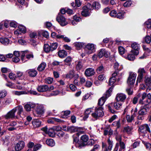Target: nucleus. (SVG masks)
<instances>
[{
	"label": "nucleus",
	"mask_w": 151,
	"mask_h": 151,
	"mask_svg": "<svg viewBox=\"0 0 151 151\" xmlns=\"http://www.w3.org/2000/svg\"><path fill=\"white\" fill-rule=\"evenodd\" d=\"M117 12L115 10H113L111 11L110 13V15L113 17H116V16Z\"/></svg>",
	"instance_id": "0e129e2a"
},
{
	"label": "nucleus",
	"mask_w": 151,
	"mask_h": 151,
	"mask_svg": "<svg viewBox=\"0 0 151 151\" xmlns=\"http://www.w3.org/2000/svg\"><path fill=\"white\" fill-rule=\"evenodd\" d=\"M116 143H118L119 146H120L119 150L122 151V150L125 149V144L122 141L119 142H117Z\"/></svg>",
	"instance_id": "e433bc0d"
},
{
	"label": "nucleus",
	"mask_w": 151,
	"mask_h": 151,
	"mask_svg": "<svg viewBox=\"0 0 151 151\" xmlns=\"http://www.w3.org/2000/svg\"><path fill=\"white\" fill-rule=\"evenodd\" d=\"M135 117V114H132L131 116L127 115L126 116L127 122H132L134 120Z\"/></svg>",
	"instance_id": "7c9ffc66"
},
{
	"label": "nucleus",
	"mask_w": 151,
	"mask_h": 151,
	"mask_svg": "<svg viewBox=\"0 0 151 151\" xmlns=\"http://www.w3.org/2000/svg\"><path fill=\"white\" fill-rule=\"evenodd\" d=\"M11 99L10 98L7 99H5L3 102V103L4 105H8L11 102Z\"/></svg>",
	"instance_id": "864d4df0"
},
{
	"label": "nucleus",
	"mask_w": 151,
	"mask_h": 151,
	"mask_svg": "<svg viewBox=\"0 0 151 151\" xmlns=\"http://www.w3.org/2000/svg\"><path fill=\"white\" fill-rule=\"evenodd\" d=\"M46 142L48 145L51 147L53 146L55 144L54 140L51 139H47L46 141Z\"/></svg>",
	"instance_id": "72a5a7b5"
},
{
	"label": "nucleus",
	"mask_w": 151,
	"mask_h": 151,
	"mask_svg": "<svg viewBox=\"0 0 151 151\" xmlns=\"http://www.w3.org/2000/svg\"><path fill=\"white\" fill-rule=\"evenodd\" d=\"M44 51L46 52H49L50 51H52L51 46L47 44H45L44 45Z\"/></svg>",
	"instance_id": "c03bdc74"
},
{
	"label": "nucleus",
	"mask_w": 151,
	"mask_h": 151,
	"mask_svg": "<svg viewBox=\"0 0 151 151\" xmlns=\"http://www.w3.org/2000/svg\"><path fill=\"white\" fill-rule=\"evenodd\" d=\"M148 108L144 107H142L138 111V114L144 115L147 113Z\"/></svg>",
	"instance_id": "cd10ccee"
},
{
	"label": "nucleus",
	"mask_w": 151,
	"mask_h": 151,
	"mask_svg": "<svg viewBox=\"0 0 151 151\" xmlns=\"http://www.w3.org/2000/svg\"><path fill=\"white\" fill-rule=\"evenodd\" d=\"M72 60V58L70 56L68 57L64 61L66 65H70Z\"/></svg>",
	"instance_id": "a19ab883"
},
{
	"label": "nucleus",
	"mask_w": 151,
	"mask_h": 151,
	"mask_svg": "<svg viewBox=\"0 0 151 151\" xmlns=\"http://www.w3.org/2000/svg\"><path fill=\"white\" fill-rule=\"evenodd\" d=\"M13 94H14L19 96L21 95L25 94L26 93V92L24 91H14L12 92Z\"/></svg>",
	"instance_id": "de8ad7c7"
},
{
	"label": "nucleus",
	"mask_w": 151,
	"mask_h": 151,
	"mask_svg": "<svg viewBox=\"0 0 151 151\" xmlns=\"http://www.w3.org/2000/svg\"><path fill=\"white\" fill-rule=\"evenodd\" d=\"M54 122H61V120L60 119L54 118H53L52 119H50L47 120L48 123L49 124L54 123Z\"/></svg>",
	"instance_id": "ea45409f"
},
{
	"label": "nucleus",
	"mask_w": 151,
	"mask_h": 151,
	"mask_svg": "<svg viewBox=\"0 0 151 151\" xmlns=\"http://www.w3.org/2000/svg\"><path fill=\"white\" fill-rule=\"evenodd\" d=\"M51 47L52 51L56 49L58 46L57 44L56 43H52L51 45Z\"/></svg>",
	"instance_id": "e2e57ef3"
},
{
	"label": "nucleus",
	"mask_w": 151,
	"mask_h": 151,
	"mask_svg": "<svg viewBox=\"0 0 151 151\" xmlns=\"http://www.w3.org/2000/svg\"><path fill=\"white\" fill-rule=\"evenodd\" d=\"M41 129L50 137H53L55 135V131L53 128H50L48 130L47 127H46L42 128Z\"/></svg>",
	"instance_id": "2eb2a0df"
},
{
	"label": "nucleus",
	"mask_w": 151,
	"mask_h": 151,
	"mask_svg": "<svg viewBox=\"0 0 151 151\" xmlns=\"http://www.w3.org/2000/svg\"><path fill=\"white\" fill-rule=\"evenodd\" d=\"M126 91L129 95H131L133 93V89L131 88H127Z\"/></svg>",
	"instance_id": "69168bd1"
},
{
	"label": "nucleus",
	"mask_w": 151,
	"mask_h": 151,
	"mask_svg": "<svg viewBox=\"0 0 151 151\" xmlns=\"http://www.w3.org/2000/svg\"><path fill=\"white\" fill-rule=\"evenodd\" d=\"M112 124L114 126L116 127L117 128H119L121 126L119 120L113 122Z\"/></svg>",
	"instance_id": "6e6d98bb"
},
{
	"label": "nucleus",
	"mask_w": 151,
	"mask_h": 151,
	"mask_svg": "<svg viewBox=\"0 0 151 151\" xmlns=\"http://www.w3.org/2000/svg\"><path fill=\"white\" fill-rule=\"evenodd\" d=\"M83 65L81 61H79L76 66V68L77 70H80L82 68Z\"/></svg>",
	"instance_id": "4d7b16f0"
},
{
	"label": "nucleus",
	"mask_w": 151,
	"mask_h": 151,
	"mask_svg": "<svg viewBox=\"0 0 151 151\" xmlns=\"http://www.w3.org/2000/svg\"><path fill=\"white\" fill-rule=\"evenodd\" d=\"M133 54H129L128 55L127 57V58L129 60H133L135 59L134 55H135L134 53Z\"/></svg>",
	"instance_id": "3c124183"
},
{
	"label": "nucleus",
	"mask_w": 151,
	"mask_h": 151,
	"mask_svg": "<svg viewBox=\"0 0 151 151\" xmlns=\"http://www.w3.org/2000/svg\"><path fill=\"white\" fill-rule=\"evenodd\" d=\"M125 51L124 48L122 47H119V52L121 55L125 53Z\"/></svg>",
	"instance_id": "13d9d810"
},
{
	"label": "nucleus",
	"mask_w": 151,
	"mask_h": 151,
	"mask_svg": "<svg viewBox=\"0 0 151 151\" xmlns=\"http://www.w3.org/2000/svg\"><path fill=\"white\" fill-rule=\"evenodd\" d=\"M7 95V91L5 90L0 91V98H3Z\"/></svg>",
	"instance_id": "09e8293b"
},
{
	"label": "nucleus",
	"mask_w": 151,
	"mask_h": 151,
	"mask_svg": "<svg viewBox=\"0 0 151 151\" xmlns=\"http://www.w3.org/2000/svg\"><path fill=\"white\" fill-rule=\"evenodd\" d=\"M35 104L32 103H29L25 105L24 108L27 111H31L32 108H34L35 107Z\"/></svg>",
	"instance_id": "412c9836"
},
{
	"label": "nucleus",
	"mask_w": 151,
	"mask_h": 151,
	"mask_svg": "<svg viewBox=\"0 0 151 151\" xmlns=\"http://www.w3.org/2000/svg\"><path fill=\"white\" fill-rule=\"evenodd\" d=\"M145 41L147 43H150L151 41V38L149 36H146L144 39Z\"/></svg>",
	"instance_id": "680f3d73"
},
{
	"label": "nucleus",
	"mask_w": 151,
	"mask_h": 151,
	"mask_svg": "<svg viewBox=\"0 0 151 151\" xmlns=\"http://www.w3.org/2000/svg\"><path fill=\"white\" fill-rule=\"evenodd\" d=\"M17 110V108H15L9 112L6 115L4 116V117L6 119H13L15 117V113Z\"/></svg>",
	"instance_id": "1a4fd4ad"
},
{
	"label": "nucleus",
	"mask_w": 151,
	"mask_h": 151,
	"mask_svg": "<svg viewBox=\"0 0 151 151\" xmlns=\"http://www.w3.org/2000/svg\"><path fill=\"white\" fill-rule=\"evenodd\" d=\"M27 53V52L26 51H24L23 52H22V54L21 55V60L23 62H25L26 61H27V60L25 59H24L25 58H24V57L25 56V55L26 53Z\"/></svg>",
	"instance_id": "bf43d9fd"
},
{
	"label": "nucleus",
	"mask_w": 151,
	"mask_h": 151,
	"mask_svg": "<svg viewBox=\"0 0 151 151\" xmlns=\"http://www.w3.org/2000/svg\"><path fill=\"white\" fill-rule=\"evenodd\" d=\"M67 55V52L64 50L59 51L58 52V55L59 57L61 58H63Z\"/></svg>",
	"instance_id": "c85d7f7f"
},
{
	"label": "nucleus",
	"mask_w": 151,
	"mask_h": 151,
	"mask_svg": "<svg viewBox=\"0 0 151 151\" xmlns=\"http://www.w3.org/2000/svg\"><path fill=\"white\" fill-rule=\"evenodd\" d=\"M41 122L39 120H34L32 122V124L34 127L36 128L39 127L41 124Z\"/></svg>",
	"instance_id": "c756f323"
},
{
	"label": "nucleus",
	"mask_w": 151,
	"mask_h": 151,
	"mask_svg": "<svg viewBox=\"0 0 151 151\" xmlns=\"http://www.w3.org/2000/svg\"><path fill=\"white\" fill-rule=\"evenodd\" d=\"M107 142L109 145L108 147L109 149H112L113 147V141L108 139L107 140Z\"/></svg>",
	"instance_id": "052dcab7"
},
{
	"label": "nucleus",
	"mask_w": 151,
	"mask_h": 151,
	"mask_svg": "<svg viewBox=\"0 0 151 151\" xmlns=\"http://www.w3.org/2000/svg\"><path fill=\"white\" fill-rule=\"evenodd\" d=\"M136 77V74L135 73H130L127 81L128 84L129 85H133L135 83Z\"/></svg>",
	"instance_id": "9d476101"
},
{
	"label": "nucleus",
	"mask_w": 151,
	"mask_h": 151,
	"mask_svg": "<svg viewBox=\"0 0 151 151\" xmlns=\"http://www.w3.org/2000/svg\"><path fill=\"white\" fill-rule=\"evenodd\" d=\"M85 51L86 53L88 55L96 51L95 45L91 43L87 44L85 46Z\"/></svg>",
	"instance_id": "20e7f679"
},
{
	"label": "nucleus",
	"mask_w": 151,
	"mask_h": 151,
	"mask_svg": "<svg viewBox=\"0 0 151 151\" xmlns=\"http://www.w3.org/2000/svg\"><path fill=\"white\" fill-rule=\"evenodd\" d=\"M69 87L70 90L73 91H75L77 89L76 86L73 84H70L69 85Z\"/></svg>",
	"instance_id": "774afa93"
},
{
	"label": "nucleus",
	"mask_w": 151,
	"mask_h": 151,
	"mask_svg": "<svg viewBox=\"0 0 151 151\" xmlns=\"http://www.w3.org/2000/svg\"><path fill=\"white\" fill-rule=\"evenodd\" d=\"M0 42L3 45H8L9 43V40L6 38H0Z\"/></svg>",
	"instance_id": "a878e982"
},
{
	"label": "nucleus",
	"mask_w": 151,
	"mask_h": 151,
	"mask_svg": "<svg viewBox=\"0 0 151 151\" xmlns=\"http://www.w3.org/2000/svg\"><path fill=\"white\" fill-rule=\"evenodd\" d=\"M46 64L44 62L42 63L38 66L37 70L40 71L44 70L46 66Z\"/></svg>",
	"instance_id": "f704fd0d"
},
{
	"label": "nucleus",
	"mask_w": 151,
	"mask_h": 151,
	"mask_svg": "<svg viewBox=\"0 0 151 151\" xmlns=\"http://www.w3.org/2000/svg\"><path fill=\"white\" fill-rule=\"evenodd\" d=\"M146 96V93H143L142 94V98L139 100V103L142 105L145 106L149 105L151 106V99H145Z\"/></svg>",
	"instance_id": "f03ea898"
},
{
	"label": "nucleus",
	"mask_w": 151,
	"mask_h": 151,
	"mask_svg": "<svg viewBox=\"0 0 151 151\" xmlns=\"http://www.w3.org/2000/svg\"><path fill=\"white\" fill-rule=\"evenodd\" d=\"M56 20L62 26H65L68 24L65 18L62 15L59 14L57 17Z\"/></svg>",
	"instance_id": "9b49d317"
},
{
	"label": "nucleus",
	"mask_w": 151,
	"mask_h": 151,
	"mask_svg": "<svg viewBox=\"0 0 151 151\" xmlns=\"http://www.w3.org/2000/svg\"><path fill=\"white\" fill-rule=\"evenodd\" d=\"M119 71L116 70L112 74L111 77H116L118 81H119L122 78V73H119Z\"/></svg>",
	"instance_id": "5701e85b"
},
{
	"label": "nucleus",
	"mask_w": 151,
	"mask_h": 151,
	"mask_svg": "<svg viewBox=\"0 0 151 151\" xmlns=\"http://www.w3.org/2000/svg\"><path fill=\"white\" fill-rule=\"evenodd\" d=\"M27 72L28 73L29 76L32 77H34L37 74V72L34 69H30L27 70Z\"/></svg>",
	"instance_id": "b1692460"
},
{
	"label": "nucleus",
	"mask_w": 151,
	"mask_h": 151,
	"mask_svg": "<svg viewBox=\"0 0 151 151\" xmlns=\"http://www.w3.org/2000/svg\"><path fill=\"white\" fill-rule=\"evenodd\" d=\"M112 88L110 87L103 95V96L99 99L98 102V105L101 106L104 105L106 101V99L111 95Z\"/></svg>",
	"instance_id": "f257e3e1"
},
{
	"label": "nucleus",
	"mask_w": 151,
	"mask_h": 151,
	"mask_svg": "<svg viewBox=\"0 0 151 151\" xmlns=\"http://www.w3.org/2000/svg\"><path fill=\"white\" fill-rule=\"evenodd\" d=\"M132 129L133 128L132 127L127 126L124 128L123 132L128 134H130Z\"/></svg>",
	"instance_id": "473e14b6"
},
{
	"label": "nucleus",
	"mask_w": 151,
	"mask_h": 151,
	"mask_svg": "<svg viewBox=\"0 0 151 151\" xmlns=\"http://www.w3.org/2000/svg\"><path fill=\"white\" fill-rule=\"evenodd\" d=\"M78 140L77 138L74 139V142L75 143L76 147H78L79 148H81V143H78Z\"/></svg>",
	"instance_id": "a18cd8bd"
},
{
	"label": "nucleus",
	"mask_w": 151,
	"mask_h": 151,
	"mask_svg": "<svg viewBox=\"0 0 151 151\" xmlns=\"http://www.w3.org/2000/svg\"><path fill=\"white\" fill-rule=\"evenodd\" d=\"M95 72L94 69L92 68L86 69L85 72V74L86 76H90L94 74Z\"/></svg>",
	"instance_id": "a211bd4d"
},
{
	"label": "nucleus",
	"mask_w": 151,
	"mask_h": 151,
	"mask_svg": "<svg viewBox=\"0 0 151 151\" xmlns=\"http://www.w3.org/2000/svg\"><path fill=\"white\" fill-rule=\"evenodd\" d=\"M131 46L133 50H132L131 52L136 55H137L139 54V50L140 47L139 45L136 42H134L132 44Z\"/></svg>",
	"instance_id": "ddd939ff"
},
{
	"label": "nucleus",
	"mask_w": 151,
	"mask_h": 151,
	"mask_svg": "<svg viewBox=\"0 0 151 151\" xmlns=\"http://www.w3.org/2000/svg\"><path fill=\"white\" fill-rule=\"evenodd\" d=\"M104 68L102 65H101L98 67L96 69V72L100 74L104 71Z\"/></svg>",
	"instance_id": "37998d69"
},
{
	"label": "nucleus",
	"mask_w": 151,
	"mask_h": 151,
	"mask_svg": "<svg viewBox=\"0 0 151 151\" xmlns=\"http://www.w3.org/2000/svg\"><path fill=\"white\" fill-rule=\"evenodd\" d=\"M138 131L139 134H145L147 132L150 133V130L148 124H145L138 127Z\"/></svg>",
	"instance_id": "0eeeda50"
},
{
	"label": "nucleus",
	"mask_w": 151,
	"mask_h": 151,
	"mask_svg": "<svg viewBox=\"0 0 151 151\" xmlns=\"http://www.w3.org/2000/svg\"><path fill=\"white\" fill-rule=\"evenodd\" d=\"M70 111L69 110H67L62 111L61 112V117L63 118L66 117L67 116L70 114Z\"/></svg>",
	"instance_id": "79ce46f5"
},
{
	"label": "nucleus",
	"mask_w": 151,
	"mask_h": 151,
	"mask_svg": "<svg viewBox=\"0 0 151 151\" xmlns=\"http://www.w3.org/2000/svg\"><path fill=\"white\" fill-rule=\"evenodd\" d=\"M144 81L146 85L150 86L151 83V76H146L145 77Z\"/></svg>",
	"instance_id": "bb28decb"
},
{
	"label": "nucleus",
	"mask_w": 151,
	"mask_h": 151,
	"mask_svg": "<svg viewBox=\"0 0 151 151\" xmlns=\"http://www.w3.org/2000/svg\"><path fill=\"white\" fill-rule=\"evenodd\" d=\"M92 8L93 9L98 10L101 7V4L98 2L94 1L91 5Z\"/></svg>",
	"instance_id": "393cba45"
},
{
	"label": "nucleus",
	"mask_w": 151,
	"mask_h": 151,
	"mask_svg": "<svg viewBox=\"0 0 151 151\" xmlns=\"http://www.w3.org/2000/svg\"><path fill=\"white\" fill-rule=\"evenodd\" d=\"M98 56L100 58H101L103 56L106 58H108L109 55V52L104 49H102L100 50L98 55Z\"/></svg>",
	"instance_id": "f3484780"
},
{
	"label": "nucleus",
	"mask_w": 151,
	"mask_h": 151,
	"mask_svg": "<svg viewBox=\"0 0 151 151\" xmlns=\"http://www.w3.org/2000/svg\"><path fill=\"white\" fill-rule=\"evenodd\" d=\"M91 9V5L89 3H88L86 5L83 7V11L81 12L82 15L85 17L88 16L90 14V10Z\"/></svg>",
	"instance_id": "6e6552de"
},
{
	"label": "nucleus",
	"mask_w": 151,
	"mask_h": 151,
	"mask_svg": "<svg viewBox=\"0 0 151 151\" xmlns=\"http://www.w3.org/2000/svg\"><path fill=\"white\" fill-rule=\"evenodd\" d=\"M139 97V95H137V96L134 97L132 100L133 103L134 104H136L138 101V99Z\"/></svg>",
	"instance_id": "338daca9"
},
{
	"label": "nucleus",
	"mask_w": 151,
	"mask_h": 151,
	"mask_svg": "<svg viewBox=\"0 0 151 151\" xmlns=\"http://www.w3.org/2000/svg\"><path fill=\"white\" fill-rule=\"evenodd\" d=\"M145 26L148 29L151 28V19H149L145 22Z\"/></svg>",
	"instance_id": "603ef678"
},
{
	"label": "nucleus",
	"mask_w": 151,
	"mask_h": 151,
	"mask_svg": "<svg viewBox=\"0 0 151 151\" xmlns=\"http://www.w3.org/2000/svg\"><path fill=\"white\" fill-rule=\"evenodd\" d=\"M24 143L23 141L19 142L15 146V150L19 151L22 150L24 147Z\"/></svg>",
	"instance_id": "6ab92c4d"
},
{
	"label": "nucleus",
	"mask_w": 151,
	"mask_h": 151,
	"mask_svg": "<svg viewBox=\"0 0 151 151\" xmlns=\"http://www.w3.org/2000/svg\"><path fill=\"white\" fill-rule=\"evenodd\" d=\"M114 68L116 70L119 71L123 68V66L122 65H119V64L117 63H115L114 65Z\"/></svg>",
	"instance_id": "58836bf2"
},
{
	"label": "nucleus",
	"mask_w": 151,
	"mask_h": 151,
	"mask_svg": "<svg viewBox=\"0 0 151 151\" xmlns=\"http://www.w3.org/2000/svg\"><path fill=\"white\" fill-rule=\"evenodd\" d=\"M88 137L86 135H83L81 136V147L82 146H84L86 145V142L88 140Z\"/></svg>",
	"instance_id": "4be33fe9"
},
{
	"label": "nucleus",
	"mask_w": 151,
	"mask_h": 151,
	"mask_svg": "<svg viewBox=\"0 0 151 151\" xmlns=\"http://www.w3.org/2000/svg\"><path fill=\"white\" fill-rule=\"evenodd\" d=\"M122 105V104L121 103L119 102V101H117L115 103H112L108 104V107L109 110L111 113H114L115 111L112 109L111 107L114 106L115 109H118L121 107Z\"/></svg>",
	"instance_id": "39448f33"
},
{
	"label": "nucleus",
	"mask_w": 151,
	"mask_h": 151,
	"mask_svg": "<svg viewBox=\"0 0 151 151\" xmlns=\"http://www.w3.org/2000/svg\"><path fill=\"white\" fill-rule=\"evenodd\" d=\"M126 98V96L125 94L122 93H119L116 94V99L117 101L124 102Z\"/></svg>",
	"instance_id": "4468645a"
},
{
	"label": "nucleus",
	"mask_w": 151,
	"mask_h": 151,
	"mask_svg": "<svg viewBox=\"0 0 151 151\" xmlns=\"http://www.w3.org/2000/svg\"><path fill=\"white\" fill-rule=\"evenodd\" d=\"M92 111L91 108H88L87 109L85 112V116L84 117V120L86 119L88 117V115Z\"/></svg>",
	"instance_id": "4c0bfd02"
},
{
	"label": "nucleus",
	"mask_w": 151,
	"mask_h": 151,
	"mask_svg": "<svg viewBox=\"0 0 151 151\" xmlns=\"http://www.w3.org/2000/svg\"><path fill=\"white\" fill-rule=\"evenodd\" d=\"M35 107L36 112L37 115H36L34 114L35 116H38L42 115L43 113V111L42 106L38 104H35Z\"/></svg>",
	"instance_id": "f8f14e48"
},
{
	"label": "nucleus",
	"mask_w": 151,
	"mask_h": 151,
	"mask_svg": "<svg viewBox=\"0 0 151 151\" xmlns=\"http://www.w3.org/2000/svg\"><path fill=\"white\" fill-rule=\"evenodd\" d=\"M53 78L51 77H48L45 79V83H46L50 84L52 83L53 81Z\"/></svg>",
	"instance_id": "8fccbe9b"
},
{
	"label": "nucleus",
	"mask_w": 151,
	"mask_h": 151,
	"mask_svg": "<svg viewBox=\"0 0 151 151\" xmlns=\"http://www.w3.org/2000/svg\"><path fill=\"white\" fill-rule=\"evenodd\" d=\"M78 75L75 73L73 70H70L66 75V78L70 79H71L73 78H78Z\"/></svg>",
	"instance_id": "dca6fc26"
},
{
	"label": "nucleus",
	"mask_w": 151,
	"mask_h": 151,
	"mask_svg": "<svg viewBox=\"0 0 151 151\" xmlns=\"http://www.w3.org/2000/svg\"><path fill=\"white\" fill-rule=\"evenodd\" d=\"M104 114L103 108L100 106L95 108V111L92 114V116L94 118L97 119L99 117L103 116Z\"/></svg>",
	"instance_id": "7ed1b4c3"
},
{
	"label": "nucleus",
	"mask_w": 151,
	"mask_h": 151,
	"mask_svg": "<svg viewBox=\"0 0 151 151\" xmlns=\"http://www.w3.org/2000/svg\"><path fill=\"white\" fill-rule=\"evenodd\" d=\"M49 87L47 85L40 86L37 88V90L40 92L46 91H48Z\"/></svg>",
	"instance_id": "aec40b11"
},
{
	"label": "nucleus",
	"mask_w": 151,
	"mask_h": 151,
	"mask_svg": "<svg viewBox=\"0 0 151 151\" xmlns=\"http://www.w3.org/2000/svg\"><path fill=\"white\" fill-rule=\"evenodd\" d=\"M64 128H65L64 129V130H69L73 132H76L77 131V129L76 127L74 126L68 127L67 128H66V127L65 126V128H64Z\"/></svg>",
	"instance_id": "c9c22d12"
},
{
	"label": "nucleus",
	"mask_w": 151,
	"mask_h": 151,
	"mask_svg": "<svg viewBox=\"0 0 151 151\" xmlns=\"http://www.w3.org/2000/svg\"><path fill=\"white\" fill-rule=\"evenodd\" d=\"M117 79V78L116 77H111L109 80V85H113Z\"/></svg>",
	"instance_id": "49530a36"
},
{
	"label": "nucleus",
	"mask_w": 151,
	"mask_h": 151,
	"mask_svg": "<svg viewBox=\"0 0 151 151\" xmlns=\"http://www.w3.org/2000/svg\"><path fill=\"white\" fill-rule=\"evenodd\" d=\"M132 3L131 1H128L125 2L124 4V6L126 7H129L130 6Z\"/></svg>",
	"instance_id": "5fc2aeb1"
},
{
	"label": "nucleus",
	"mask_w": 151,
	"mask_h": 151,
	"mask_svg": "<svg viewBox=\"0 0 151 151\" xmlns=\"http://www.w3.org/2000/svg\"><path fill=\"white\" fill-rule=\"evenodd\" d=\"M22 27L23 28V30L22 29V28H21L20 27H19L18 29H17L14 31V34L17 35H18L21 34V32L23 33H25L26 31V29L24 27Z\"/></svg>",
	"instance_id": "2f4dec72"
},
{
	"label": "nucleus",
	"mask_w": 151,
	"mask_h": 151,
	"mask_svg": "<svg viewBox=\"0 0 151 151\" xmlns=\"http://www.w3.org/2000/svg\"><path fill=\"white\" fill-rule=\"evenodd\" d=\"M137 73L138 76L137 78L136 83L141 82L143 79L144 75L147 73V72L144 68H140L138 69Z\"/></svg>",
	"instance_id": "423d86ee"
}]
</instances>
